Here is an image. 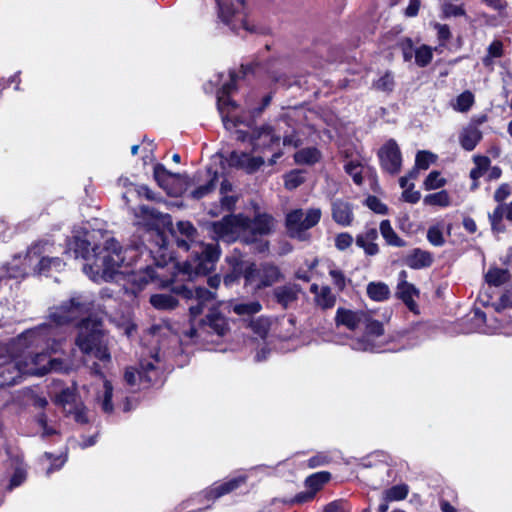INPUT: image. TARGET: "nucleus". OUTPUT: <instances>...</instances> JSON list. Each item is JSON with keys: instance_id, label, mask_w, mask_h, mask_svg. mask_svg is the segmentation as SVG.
I'll return each mask as SVG.
<instances>
[{"instance_id": "obj_1", "label": "nucleus", "mask_w": 512, "mask_h": 512, "mask_svg": "<svg viewBox=\"0 0 512 512\" xmlns=\"http://www.w3.org/2000/svg\"><path fill=\"white\" fill-rule=\"evenodd\" d=\"M93 309L91 299L85 295H73L68 301L55 307L49 314L50 323L22 333L17 340L19 347H24L22 365L33 371H25L27 375L43 376L50 371L61 369V362L50 358L48 353H56L61 349L65 337L62 326L83 317L77 324L78 335L75 344L86 355H93L100 361H109L111 356L107 347L103 321L91 315Z\"/></svg>"}, {"instance_id": "obj_2", "label": "nucleus", "mask_w": 512, "mask_h": 512, "mask_svg": "<svg viewBox=\"0 0 512 512\" xmlns=\"http://www.w3.org/2000/svg\"><path fill=\"white\" fill-rule=\"evenodd\" d=\"M178 292L188 301L190 314V327L180 336L182 343L201 344L208 342L211 334L223 336L226 333L228 323L216 308L215 292L203 287L191 289L186 286H182Z\"/></svg>"}, {"instance_id": "obj_3", "label": "nucleus", "mask_w": 512, "mask_h": 512, "mask_svg": "<svg viewBox=\"0 0 512 512\" xmlns=\"http://www.w3.org/2000/svg\"><path fill=\"white\" fill-rule=\"evenodd\" d=\"M143 249L152 253V249L144 244L123 250L114 238H108L103 246L94 244L93 261L84 264L83 272L94 282L113 280L118 273H129L121 269L130 266Z\"/></svg>"}, {"instance_id": "obj_4", "label": "nucleus", "mask_w": 512, "mask_h": 512, "mask_svg": "<svg viewBox=\"0 0 512 512\" xmlns=\"http://www.w3.org/2000/svg\"><path fill=\"white\" fill-rule=\"evenodd\" d=\"M172 234L176 245L185 251L192 250V256L181 265L179 271L189 280L210 273L220 256L218 244H203L195 241L197 230L189 221H179Z\"/></svg>"}, {"instance_id": "obj_5", "label": "nucleus", "mask_w": 512, "mask_h": 512, "mask_svg": "<svg viewBox=\"0 0 512 512\" xmlns=\"http://www.w3.org/2000/svg\"><path fill=\"white\" fill-rule=\"evenodd\" d=\"M321 216L320 208H310L306 211L301 208L290 210L285 216V227L288 236L299 241L309 240L308 230L320 222Z\"/></svg>"}, {"instance_id": "obj_6", "label": "nucleus", "mask_w": 512, "mask_h": 512, "mask_svg": "<svg viewBox=\"0 0 512 512\" xmlns=\"http://www.w3.org/2000/svg\"><path fill=\"white\" fill-rule=\"evenodd\" d=\"M229 77V82L223 84L221 89L217 91V108L223 124L228 130L236 128L238 124L242 122L240 118L234 114L238 107L237 103L230 99V95L236 90L237 75L235 72L231 71Z\"/></svg>"}, {"instance_id": "obj_7", "label": "nucleus", "mask_w": 512, "mask_h": 512, "mask_svg": "<svg viewBox=\"0 0 512 512\" xmlns=\"http://www.w3.org/2000/svg\"><path fill=\"white\" fill-rule=\"evenodd\" d=\"M137 224L146 229V237L155 241L159 249L166 246V241L159 226L163 224L165 215L148 205H141L134 210Z\"/></svg>"}, {"instance_id": "obj_8", "label": "nucleus", "mask_w": 512, "mask_h": 512, "mask_svg": "<svg viewBox=\"0 0 512 512\" xmlns=\"http://www.w3.org/2000/svg\"><path fill=\"white\" fill-rule=\"evenodd\" d=\"M216 3L219 18L232 31L236 33L240 29L251 31L246 22L243 0H216Z\"/></svg>"}, {"instance_id": "obj_9", "label": "nucleus", "mask_w": 512, "mask_h": 512, "mask_svg": "<svg viewBox=\"0 0 512 512\" xmlns=\"http://www.w3.org/2000/svg\"><path fill=\"white\" fill-rule=\"evenodd\" d=\"M211 231L217 240L231 243L238 238H242L244 241L243 214L227 215L220 221L213 222L211 224Z\"/></svg>"}, {"instance_id": "obj_10", "label": "nucleus", "mask_w": 512, "mask_h": 512, "mask_svg": "<svg viewBox=\"0 0 512 512\" xmlns=\"http://www.w3.org/2000/svg\"><path fill=\"white\" fill-rule=\"evenodd\" d=\"M362 324L365 325V334L362 337L353 339L350 343L351 348L362 352L386 351V349L374 340L375 338L383 335V324L378 320L371 319L367 314L366 319Z\"/></svg>"}, {"instance_id": "obj_11", "label": "nucleus", "mask_w": 512, "mask_h": 512, "mask_svg": "<svg viewBox=\"0 0 512 512\" xmlns=\"http://www.w3.org/2000/svg\"><path fill=\"white\" fill-rule=\"evenodd\" d=\"M159 362L158 354H152L149 359H142L139 362V369L135 371L132 368H128L125 371L124 379L126 383L130 386L136 384L137 378H139L140 382L143 384L154 385L160 379V371L156 366V363Z\"/></svg>"}, {"instance_id": "obj_12", "label": "nucleus", "mask_w": 512, "mask_h": 512, "mask_svg": "<svg viewBox=\"0 0 512 512\" xmlns=\"http://www.w3.org/2000/svg\"><path fill=\"white\" fill-rule=\"evenodd\" d=\"M244 242L253 243L259 236H267L275 230L276 220L268 213L258 212L251 219L243 215Z\"/></svg>"}, {"instance_id": "obj_13", "label": "nucleus", "mask_w": 512, "mask_h": 512, "mask_svg": "<svg viewBox=\"0 0 512 512\" xmlns=\"http://www.w3.org/2000/svg\"><path fill=\"white\" fill-rule=\"evenodd\" d=\"M56 403L62 406L66 416L79 424L88 423L87 408L76 393V388H65L56 397Z\"/></svg>"}, {"instance_id": "obj_14", "label": "nucleus", "mask_w": 512, "mask_h": 512, "mask_svg": "<svg viewBox=\"0 0 512 512\" xmlns=\"http://www.w3.org/2000/svg\"><path fill=\"white\" fill-rule=\"evenodd\" d=\"M25 371H33L22 365L21 356L4 354V348L0 347V387L16 384L25 374Z\"/></svg>"}, {"instance_id": "obj_15", "label": "nucleus", "mask_w": 512, "mask_h": 512, "mask_svg": "<svg viewBox=\"0 0 512 512\" xmlns=\"http://www.w3.org/2000/svg\"><path fill=\"white\" fill-rule=\"evenodd\" d=\"M381 168L391 174L396 175L400 172L402 166V155L395 140H388L378 151Z\"/></svg>"}, {"instance_id": "obj_16", "label": "nucleus", "mask_w": 512, "mask_h": 512, "mask_svg": "<svg viewBox=\"0 0 512 512\" xmlns=\"http://www.w3.org/2000/svg\"><path fill=\"white\" fill-rule=\"evenodd\" d=\"M24 262L32 265L34 262H37L34 270L38 274L47 275L52 270L59 271L64 266L63 261L59 257H40V246L36 244L32 246L28 252L26 257L24 258Z\"/></svg>"}, {"instance_id": "obj_17", "label": "nucleus", "mask_w": 512, "mask_h": 512, "mask_svg": "<svg viewBox=\"0 0 512 512\" xmlns=\"http://www.w3.org/2000/svg\"><path fill=\"white\" fill-rule=\"evenodd\" d=\"M408 274L402 270L398 274V284L396 295L401 299L410 311H417V304L415 298L419 296V290L407 281Z\"/></svg>"}, {"instance_id": "obj_18", "label": "nucleus", "mask_w": 512, "mask_h": 512, "mask_svg": "<svg viewBox=\"0 0 512 512\" xmlns=\"http://www.w3.org/2000/svg\"><path fill=\"white\" fill-rule=\"evenodd\" d=\"M227 162L231 167L253 173L264 164V159L262 157H253L247 152L234 150L227 157Z\"/></svg>"}, {"instance_id": "obj_19", "label": "nucleus", "mask_w": 512, "mask_h": 512, "mask_svg": "<svg viewBox=\"0 0 512 512\" xmlns=\"http://www.w3.org/2000/svg\"><path fill=\"white\" fill-rule=\"evenodd\" d=\"M331 216L336 224L351 226L354 221L353 205L344 199H334L331 201Z\"/></svg>"}, {"instance_id": "obj_20", "label": "nucleus", "mask_w": 512, "mask_h": 512, "mask_svg": "<svg viewBox=\"0 0 512 512\" xmlns=\"http://www.w3.org/2000/svg\"><path fill=\"white\" fill-rule=\"evenodd\" d=\"M280 136L276 135L269 125H263L251 133V144L253 150L270 149L274 145H278Z\"/></svg>"}, {"instance_id": "obj_21", "label": "nucleus", "mask_w": 512, "mask_h": 512, "mask_svg": "<svg viewBox=\"0 0 512 512\" xmlns=\"http://www.w3.org/2000/svg\"><path fill=\"white\" fill-rule=\"evenodd\" d=\"M433 261V254L420 248L412 249L403 258V264L414 270L428 268L433 264Z\"/></svg>"}, {"instance_id": "obj_22", "label": "nucleus", "mask_w": 512, "mask_h": 512, "mask_svg": "<svg viewBox=\"0 0 512 512\" xmlns=\"http://www.w3.org/2000/svg\"><path fill=\"white\" fill-rule=\"evenodd\" d=\"M247 477L244 475H240L238 477L232 478L226 482L223 483H215L210 489L204 491L203 497L210 500H215L225 494H228L238 487H240L242 484L246 482Z\"/></svg>"}, {"instance_id": "obj_23", "label": "nucleus", "mask_w": 512, "mask_h": 512, "mask_svg": "<svg viewBox=\"0 0 512 512\" xmlns=\"http://www.w3.org/2000/svg\"><path fill=\"white\" fill-rule=\"evenodd\" d=\"M366 319V313L362 311H352L350 309L339 307L335 315L337 326H345L349 330L357 329Z\"/></svg>"}, {"instance_id": "obj_24", "label": "nucleus", "mask_w": 512, "mask_h": 512, "mask_svg": "<svg viewBox=\"0 0 512 512\" xmlns=\"http://www.w3.org/2000/svg\"><path fill=\"white\" fill-rule=\"evenodd\" d=\"M92 235L87 233L84 236H76L70 243V250H73L75 258H83L86 263L93 261V246L90 239Z\"/></svg>"}, {"instance_id": "obj_25", "label": "nucleus", "mask_w": 512, "mask_h": 512, "mask_svg": "<svg viewBox=\"0 0 512 512\" xmlns=\"http://www.w3.org/2000/svg\"><path fill=\"white\" fill-rule=\"evenodd\" d=\"M491 229L493 232L500 233L505 231L502 220L512 222V201L506 204H499L492 213L488 215Z\"/></svg>"}, {"instance_id": "obj_26", "label": "nucleus", "mask_w": 512, "mask_h": 512, "mask_svg": "<svg viewBox=\"0 0 512 512\" xmlns=\"http://www.w3.org/2000/svg\"><path fill=\"white\" fill-rule=\"evenodd\" d=\"M310 292L314 294L315 304L323 310L331 309L336 303V295L329 286L319 287L317 284L310 286Z\"/></svg>"}, {"instance_id": "obj_27", "label": "nucleus", "mask_w": 512, "mask_h": 512, "mask_svg": "<svg viewBox=\"0 0 512 512\" xmlns=\"http://www.w3.org/2000/svg\"><path fill=\"white\" fill-rule=\"evenodd\" d=\"M299 292L300 288L298 285L287 284L276 287L273 291V295L277 303L286 309L298 299Z\"/></svg>"}, {"instance_id": "obj_28", "label": "nucleus", "mask_w": 512, "mask_h": 512, "mask_svg": "<svg viewBox=\"0 0 512 512\" xmlns=\"http://www.w3.org/2000/svg\"><path fill=\"white\" fill-rule=\"evenodd\" d=\"M377 238V229L374 227L367 228L364 233L356 237V244L362 248L367 255L374 256L379 252V247L375 242Z\"/></svg>"}, {"instance_id": "obj_29", "label": "nucleus", "mask_w": 512, "mask_h": 512, "mask_svg": "<svg viewBox=\"0 0 512 512\" xmlns=\"http://www.w3.org/2000/svg\"><path fill=\"white\" fill-rule=\"evenodd\" d=\"M481 139L482 132L474 124H470L463 128L459 136L460 145L466 151L474 150Z\"/></svg>"}, {"instance_id": "obj_30", "label": "nucleus", "mask_w": 512, "mask_h": 512, "mask_svg": "<svg viewBox=\"0 0 512 512\" xmlns=\"http://www.w3.org/2000/svg\"><path fill=\"white\" fill-rule=\"evenodd\" d=\"M331 479V474L327 471H321L308 476L305 480V485L309 489L308 498H313L316 492Z\"/></svg>"}, {"instance_id": "obj_31", "label": "nucleus", "mask_w": 512, "mask_h": 512, "mask_svg": "<svg viewBox=\"0 0 512 512\" xmlns=\"http://www.w3.org/2000/svg\"><path fill=\"white\" fill-rule=\"evenodd\" d=\"M379 229L387 245L394 247H404L406 245V242L395 232L389 220H382Z\"/></svg>"}, {"instance_id": "obj_32", "label": "nucleus", "mask_w": 512, "mask_h": 512, "mask_svg": "<svg viewBox=\"0 0 512 512\" xmlns=\"http://www.w3.org/2000/svg\"><path fill=\"white\" fill-rule=\"evenodd\" d=\"M260 282L258 288L268 287L279 281L281 277L280 270L277 266L266 264L260 270Z\"/></svg>"}, {"instance_id": "obj_33", "label": "nucleus", "mask_w": 512, "mask_h": 512, "mask_svg": "<svg viewBox=\"0 0 512 512\" xmlns=\"http://www.w3.org/2000/svg\"><path fill=\"white\" fill-rule=\"evenodd\" d=\"M112 396V384L105 380L102 389L97 393L96 400L100 404L102 411L108 414L113 412Z\"/></svg>"}, {"instance_id": "obj_34", "label": "nucleus", "mask_w": 512, "mask_h": 512, "mask_svg": "<svg viewBox=\"0 0 512 512\" xmlns=\"http://www.w3.org/2000/svg\"><path fill=\"white\" fill-rule=\"evenodd\" d=\"M13 463L15 465L14 473L11 477L9 490H12L15 487L20 486L26 479L27 471L26 465L23 462V456L20 454H16L13 457Z\"/></svg>"}, {"instance_id": "obj_35", "label": "nucleus", "mask_w": 512, "mask_h": 512, "mask_svg": "<svg viewBox=\"0 0 512 512\" xmlns=\"http://www.w3.org/2000/svg\"><path fill=\"white\" fill-rule=\"evenodd\" d=\"M208 181L195 188L191 192V197L193 199L199 200L210 194L212 191L215 190L217 182H218V173L217 171L212 172L210 169L208 170Z\"/></svg>"}, {"instance_id": "obj_36", "label": "nucleus", "mask_w": 512, "mask_h": 512, "mask_svg": "<svg viewBox=\"0 0 512 512\" xmlns=\"http://www.w3.org/2000/svg\"><path fill=\"white\" fill-rule=\"evenodd\" d=\"M150 303L153 307L160 310L174 309L178 305V300L172 294L161 293L150 297Z\"/></svg>"}, {"instance_id": "obj_37", "label": "nucleus", "mask_w": 512, "mask_h": 512, "mask_svg": "<svg viewBox=\"0 0 512 512\" xmlns=\"http://www.w3.org/2000/svg\"><path fill=\"white\" fill-rule=\"evenodd\" d=\"M367 295L374 301H385L390 296V289L383 282H370L367 285Z\"/></svg>"}, {"instance_id": "obj_38", "label": "nucleus", "mask_w": 512, "mask_h": 512, "mask_svg": "<svg viewBox=\"0 0 512 512\" xmlns=\"http://www.w3.org/2000/svg\"><path fill=\"white\" fill-rule=\"evenodd\" d=\"M409 493V487L406 484L394 485L386 489L382 494V500L386 502L404 500Z\"/></svg>"}, {"instance_id": "obj_39", "label": "nucleus", "mask_w": 512, "mask_h": 512, "mask_svg": "<svg viewBox=\"0 0 512 512\" xmlns=\"http://www.w3.org/2000/svg\"><path fill=\"white\" fill-rule=\"evenodd\" d=\"M320 159V152L316 148H304L297 151L294 155V160L297 164L312 165Z\"/></svg>"}, {"instance_id": "obj_40", "label": "nucleus", "mask_w": 512, "mask_h": 512, "mask_svg": "<svg viewBox=\"0 0 512 512\" xmlns=\"http://www.w3.org/2000/svg\"><path fill=\"white\" fill-rule=\"evenodd\" d=\"M475 102L474 95L471 91L466 90L457 96L455 102L452 104V107L455 111L458 112H468Z\"/></svg>"}, {"instance_id": "obj_41", "label": "nucleus", "mask_w": 512, "mask_h": 512, "mask_svg": "<svg viewBox=\"0 0 512 512\" xmlns=\"http://www.w3.org/2000/svg\"><path fill=\"white\" fill-rule=\"evenodd\" d=\"M424 204L430 206L448 207L451 203L450 196L446 190L428 194L424 197Z\"/></svg>"}, {"instance_id": "obj_42", "label": "nucleus", "mask_w": 512, "mask_h": 512, "mask_svg": "<svg viewBox=\"0 0 512 512\" xmlns=\"http://www.w3.org/2000/svg\"><path fill=\"white\" fill-rule=\"evenodd\" d=\"M508 278V270L501 268H491L485 275L486 282L496 287L504 284Z\"/></svg>"}, {"instance_id": "obj_43", "label": "nucleus", "mask_w": 512, "mask_h": 512, "mask_svg": "<svg viewBox=\"0 0 512 512\" xmlns=\"http://www.w3.org/2000/svg\"><path fill=\"white\" fill-rule=\"evenodd\" d=\"M285 187L288 190H293L298 188L305 182V171L300 169H295L284 176Z\"/></svg>"}, {"instance_id": "obj_44", "label": "nucleus", "mask_w": 512, "mask_h": 512, "mask_svg": "<svg viewBox=\"0 0 512 512\" xmlns=\"http://www.w3.org/2000/svg\"><path fill=\"white\" fill-rule=\"evenodd\" d=\"M363 165L358 160H350L344 165L345 172L350 175L356 185L363 183Z\"/></svg>"}, {"instance_id": "obj_45", "label": "nucleus", "mask_w": 512, "mask_h": 512, "mask_svg": "<svg viewBox=\"0 0 512 512\" xmlns=\"http://www.w3.org/2000/svg\"><path fill=\"white\" fill-rule=\"evenodd\" d=\"M262 305L258 301L237 303L233 306V312L237 315H254L260 312Z\"/></svg>"}, {"instance_id": "obj_46", "label": "nucleus", "mask_w": 512, "mask_h": 512, "mask_svg": "<svg viewBox=\"0 0 512 512\" xmlns=\"http://www.w3.org/2000/svg\"><path fill=\"white\" fill-rule=\"evenodd\" d=\"M131 277H132V281L137 282L139 288L141 289L144 285L156 280L158 275L156 273L155 268H153L151 266H147L142 273H140V274L132 273Z\"/></svg>"}, {"instance_id": "obj_47", "label": "nucleus", "mask_w": 512, "mask_h": 512, "mask_svg": "<svg viewBox=\"0 0 512 512\" xmlns=\"http://www.w3.org/2000/svg\"><path fill=\"white\" fill-rule=\"evenodd\" d=\"M433 57V52L431 47L427 45H422L415 49V63L419 67H425L427 66Z\"/></svg>"}, {"instance_id": "obj_48", "label": "nucleus", "mask_w": 512, "mask_h": 512, "mask_svg": "<svg viewBox=\"0 0 512 512\" xmlns=\"http://www.w3.org/2000/svg\"><path fill=\"white\" fill-rule=\"evenodd\" d=\"M445 183L446 181L441 177L440 172L431 171L424 181V188L434 190L443 187Z\"/></svg>"}, {"instance_id": "obj_49", "label": "nucleus", "mask_w": 512, "mask_h": 512, "mask_svg": "<svg viewBox=\"0 0 512 512\" xmlns=\"http://www.w3.org/2000/svg\"><path fill=\"white\" fill-rule=\"evenodd\" d=\"M436 157L434 154L428 151H419L416 155L415 166L418 169L426 170L430 164L435 161Z\"/></svg>"}, {"instance_id": "obj_50", "label": "nucleus", "mask_w": 512, "mask_h": 512, "mask_svg": "<svg viewBox=\"0 0 512 512\" xmlns=\"http://www.w3.org/2000/svg\"><path fill=\"white\" fill-rule=\"evenodd\" d=\"M427 239L434 246H442L445 242L442 227L439 225L429 227Z\"/></svg>"}, {"instance_id": "obj_51", "label": "nucleus", "mask_w": 512, "mask_h": 512, "mask_svg": "<svg viewBox=\"0 0 512 512\" xmlns=\"http://www.w3.org/2000/svg\"><path fill=\"white\" fill-rule=\"evenodd\" d=\"M442 13L445 18L460 17L466 14L465 9L462 5H455L450 2H445L442 5Z\"/></svg>"}, {"instance_id": "obj_52", "label": "nucleus", "mask_w": 512, "mask_h": 512, "mask_svg": "<svg viewBox=\"0 0 512 512\" xmlns=\"http://www.w3.org/2000/svg\"><path fill=\"white\" fill-rule=\"evenodd\" d=\"M329 275L332 279L333 285L338 289V291H343L346 288V284L349 280L340 269H330Z\"/></svg>"}, {"instance_id": "obj_53", "label": "nucleus", "mask_w": 512, "mask_h": 512, "mask_svg": "<svg viewBox=\"0 0 512 512\" xmlns=\"http://www.w3.org/2000/svg\"><path fill=\"white\" fill-rule=\"evenodd\" d=\"M323 512H350V508L344 500H334L324 506ZM362 512H370L369 508L364 509Z\"/></svg>"}, {"instance_id": "obj_54", "label": "nucleus", "mask_w": 512, "mask_h": 512, "mask_svg": "<svg viewBox=\"0 0 512 512\" xmlns=\"http://www.w3.org/2000/svg\"><path fill=\"white\" fill-rule=\"evenodd\" d=\"M252 330L260 337H265L269 330V321L267 318L259 317L250 323Z\"/></svg>"}, {"instance_id": "obj_55", "label": "nucleus", "mask_w": 512, "mask_h": 512, "mask_svg": "<svg viewBox=\"0 0 512 512\" xmlns=\"http://www.w3.org/2000/svg\"><path fill=\"white\" fill-rule=\"evenodd\" d=\"M365 203L368 208L377 214L385 215L388 212L387 206L376 196H368Z\"/></svg>"}, {"instance_id": "obj_56", "label": "nucleus", "mask_w": 512, "mask_h": 512, "mask_svg": "<svg viewBox=\"0 0 512 512\" xmlns=\"http://www.w3.org/2000/svg\"><path fill=\"white\" fill-rule=\"evenodd\" d=\"M374 86L376 89L389 92L392 91L394 87V79L391 73L386 72L383 76H381L375 83Z\"/></svg>"}, {"instance_id": "obj_57", "label": "nucleus", "mask_w": 512, "mask_h": 512, "mask_svg": "<svg viewBox=\"0 0 512 512\" xmlns=\"http://www.w3.org/2000/svg\"><path fill=\"white\" fill-rule=\"evenodd\" d=\"M352 243H353V237L351 234H349L347 232L339 233L335 237V247L340 251L346 250L347 248H349L352 245Z\"/></svg>"}, {"instance_id": "obj_58", "label": "nucleus", "mask_w": 512, "mask_h": 512, "mask_svg": "<svg viewBox=\"0 0 512 512\" xmlns=\"http://www.w3.org/2000/svg\"><path fill=\"white\" fill-rule=\"evenodd\" d=\"M330 457L327 453L319 452L316 455L312 456L307 461V466L311 469L327 465L330 462Z\"/></svg>"}, {"instance_id": "obj_59", "label": "nucleus", "mask_w": 512, "mask_h": 512, "mask_svg": "<svg viewBox=\"0 0 512 512\" xmlns=\"http://www.w3.org/2000/svg\"><path fill=\"white\" fill-rule=\"evenodd\" d=\"M511 194V186L507 183L501 184L494 193V200L499 204H505L504 201Z\"/></svg>"}, {"instance_id": "obj_60", "label": "nucleus", "mask_w": 512, "mask_h": 512, "mask_svg": "<svg viewBox=\"0 0 512 512\" xmlns=\"http://www.w3.org/2000/svg\"><path fill=\"white\" fill-rule=\"evenodd\" d=\"M18 261V259H15L13 263H10L7 267V273L10 278H23L28 274L26 267H18Z\"/></svg>"}, {"instance_id": "obj_61", "label": "nucleus", "mask_w": 512, "mask_h": 512, "mask_svg": "<svg viewBox=\"0 0 512 512\" xmlns=\"http://www.w3.org/2000/svg\"><path fill=\"white\" fill-rule=\"evenodd\" d=\"M400 47L402 50L404 61H411L413 56H415V49L413 48V42L410 38L404 39L400 43Z\"/></svg>"}, {"instance_id": "obj_62", "label": "nucleus", "mask_w": 512, "mask_h": 512, "mask_svg": "<svg viewBox=\"0 0 512 512\" xmlns=\"http://www.w3.org/2000/svg\"><path fill=\"white\" fill-rule=\"evenodd\" d=\"M413 188H414V184L411 183L410 186L403 191L402 199L405 202L415 204L420 200V198H421L420 192L413 190Z\"/></svg>"}, {"instance_id": "obj_63", "label": "nucleus", "mask_w": 512, "mask_h": 512, "mask_svg": "<svg viewBox=\"0 0 512 512\" xmlns=\"http://www.w3.org/2000/svg\"><path fill=\"white\" fill-rule=\"evenodd\" d=\"M221 206L226 211H233L236 203L238 201V197L235 195L229 194H221Z\"/></svg>"}, {"instance_id": "obj_64", "label": "nucleus", "mask_w": 512, "mask_h": 512, "mask_svg": "<svg viewBox=\"0 0 512 512\" xmlns=\"http://www.w3.org/2000/svg\"><path fill=\"white\" fill-rule=\"evenodd\" d=\"M173 175L171 172L167 171V169L162 164H156L154 167V178L159 183V185H163L166 177Z\"/></svg>"}]
</instances>
